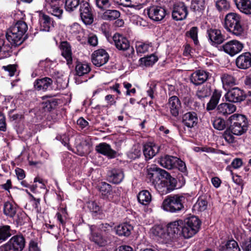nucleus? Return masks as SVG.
<instances>
[{
	"mask_svg": "<svg viewBox=\"0 0 251 251\" xmlns=\"http://www.w3.org/2000/svg\"><path fill=\"white\" fill-rule=\"evenodd\" d=\"M160 170H163L157 167L156 165L152 164L148 167V176L152 181L155 189L161 195L169 193L168 184L165 176H162L160 173L155 175V173H160Z\"/></svg>",
	"mask_w": 251,
	"mask_h": 251,
	"instance_id": "f257e3e1",
	"label": "nucleus"
},
{
	"mask_svg": "<svg viewBox=\"0 0 251 251\" xmlns=\"http://www.w3.org/2000/svg\"><path fill=\"white\" fill-rule=\"evenodd\" d=\"M224 26L226 30L236 36L244 35V28L241 23V18L236 13L230 12L226 15Z\"/></svg>",
	"mask_w": 251,
	"mask_h": 251,
	"instance_id": "f03ea898",
	"label": "nucleus"
},
{
	"mask_svg": "<svg viewBox=\"0 0 251 251\" xmlns=\"http://www.w3.org/2000/svg\"><path fill=\"white\" fill-rule=\"evenodd\" d=\"M185 201L186 197L184 195L168 196L163 201L161 208L167 212L177 213L184 208L183 203Z\"/></svg>",
	"mask_w": 251,
	"mask_h": 251,
	"instance_id": "7ed1b4c3",
	"label": "nucleus"
},
{
	"mask_svg": "<svg viewBox=\"0 0 251 251\" xmlns=\"http://www.w3.org/2000/svg\"><path fill=\"white\" fill-rule=\"evenodd\" d=\"M201 222L195 216L188 217L183 221L181 234L185 238H190L195 235L199 230Z\"/></svg>",
	"mask_w": 251,
	"mask_h": 251,
	"instance_id": "20e7f679",
	"label": "nucleus"
},
{
	"mask_svg": "<svg viewBox=\"0 0 251 251\" xmlns=\"http://www.w3.org/2000/svg\"><path fill=\"white\" fill-rule=\"evenodd\" d=\"M231 125L230 130L233 134L241 135L246 132L248 123L246 118L242 115L235 114L229 118Z\"/></svg>",
	"mask_w": 251,
	"mask_h": 251,
	"instance_id": "39448f33",
	"label": "nucleus"
},
{
	"mask_svg": "<svg viewBox=\"0 0 251 251\" xmlns=\"http://www.w3.org/2000/svg\"><path fill=\"white\" fill-rule=\"evenodd\" d=\"M80 16L82 21L86 25L92 24L94 21L92 10L87 1L80 4L79 8Z\"/></svg>",
	"mask_w": 251,
	"mask_h": 251,
	"instance_id": "423d86ee",
	"label": "nucleus"
},
{
	"mask_svg": "<svg viewBox=\"0 0 251 251\" xmlns=\"http://www.w3.org/2000/svg\"><path fill=\"white\" fill-rule=\"evenodd\" d=\"M147 11L149 17L154 21H161L166 15L165 8L160 6H151L147 8Z\"/></svg>",
	"mask_w": 251,
	"mask_h": 251,
	"instance_id": "0eeeda50",
	"label": "nucleus"
},
{
	"mask_svg": "<svg viewBox=\"0 0 251 251\" xmlns=\"http://www.w3.org/2000/svg\"><path fill=\"white\" fill-rule=\"evenodd\" d=\"M243 47L244 45L236 40L228 41L222 46L224 51L231 56L240 52L243 50Z\"/></svg>",
	"mask_w": 251,
	"mask_h": 251,
	"instance_id": "6e6552de",
	"label": "nucleus"
},
{
	"mask_svg": "<svg viewBox=\"0 0 251 251\" xmlns=\"http://www.w3.org/2000/svg\"><path fill=\"white\" fill-rule=\"evenodd\" d=\"M91 60L93 64L100 67L107 63L109 60V55L105 50L99 49L95 50L92 54Z\"/></svg>",
	"mask_w": 251,
	"mask_h": 251,
	"instance_id": "1a4fd4ad",
	"label": "nucleus"
},
{
	"mask_svg": "<svg viewBox=\"0 0 251 251\" xmlns=\"http://www.w3.org/2000/svg\"><path fill=\"white\" fill-rule=\"evenodd\" d=\"M188 12L187 6L183 2H177L174 4L172 10V18L176 21L185 19Z\"/></svg>",
	"mask_w": 251,
	"mask_h": 251,
	"instance_id": "9d476101",
	"label": "nucleus"
},
{
	"mask_svg": "<svg viewBox=\"0 0 251 251\" xmlns=\"http://www.w3.org/2000/svg\"><path fill=\"white\" fill-rule=\"evenodd\" d=\"M209 77V73L203 70H196L190 76L191 83L195 86L200 85L205 82Z\"/></svg>",
	"mask_w": 251,
	"mask_h": 251,
	"instance_id": "9b49d317",
	"label": "nucleus"
},
{
	"mask_svg": "<svg viewBox=\"0 0 251 251\" xmlns=\"http://www.w3.org/2000/svg\"><path fill=\"white\" fill-rule=\"evenodd\" d=\"M227 100L232 102H238L244 100L246 98L244 92L235 87L229 90L225 95Z\"/></svg>",
	"mask_w": 251,
	"mask_h": 251,
	"instance_id": "f8f14e48",
	"label": "nucleus"
},
{
	"mask_svg": "<svg viewBox=\"0 0 251 251\" xmlns=\"http://www.w3.org/2000/svg\"><path fill=\"white\" fill-rule=\"evenodd\" d=\"M167 105L171 115L175 117H177L181 108V103L178 97L175 96L170 97Z\"/></svg>",
	"mask_w": 251,
	"mask_h": 251,
	"instance_id": "ddd939ff",
	"label": "nucleus"
},
{
	"mask_svg": "<svg viewBox=\"0 0 251 251\" xmlns=\"http://www.w3.org/2000/svg\"><path fill=\"white\" fill-rule=\"evenodd\" d=\"M6 37L7 40L12 44L15 46L21 45L23 41V36L11 26L8 30Z\"/></svg>",
	"mask_w": 251,
	"mask_h": 251,
	"instance_id": "4468645a",
	"label": "nucleus"
},
{
	"mask_svg": "<svg viewBox=\"0 0 251 251\" xmlns=\"http://www.w3.org/2000/svg\"><path fill=\"white\" fill-rule=\"evenodd\" d=\"M236 65L241 69H247L251 67V53L246 52L241 54L236 59Z\"/></svg>",
	"mask_w": 251,
	"mask_h": 251,
	"instance_id": "2eb2a0df",
	"label": "nucleus"
},
{
	"mask_svg": "<svg viewBox=\"0 0 251 251\" xmlns=\"http://www.w3.org/2000/svg\"><path fill=\"white\" fill-rule=\"evenodd\" d=\"M182 124L188 128H191L196 126L198 123L197 114L193 111L187 112L182 115Z\"/></svg>",
	"mask_w": 251,
	"mask_h": 251,
	"instance_id": "dca6fc26",
	"label": "nucleus"
},
{
	"mask_svg": "<svg viewBox=\"0 0 251 251\" xmlns=\"http://www.w3.org/2000/svg\"><path fill=\"white\" fill-rule=\"evenodd\" d=\"M96 226H92L90 227L91 235L90 239L100 246H105L110 243L109 238L103 237L96 231Z\"/></svg>",
	"mask_w": 251,
	"mask_h": 251,
	"instance_id": "f3484780",
	"label": "nucleus"
},
{
	"mask_svg": "<svg viewBox=\"0 0 251 251\" xmlns=\"http://www.w3.org/2000/svg\"><path fill=\"white\" fill-rule=\"evenodd\" d=\"M160 147L153 142H148L144 146L143 153L146 159L153 157L159 151Z\"/></svg>",
	"mask_w": 251,
	"mask_h": 251,
	"instance_id": "a211bd4d",
	"label": "nucleus"
},
{
	"mask_svg": "<svg viewBox=\"0 0 251 251\" xmlns=\"http://www.w3.org/2000/svg\"><path fill=\"white\" fill-rule=\"evenodd\" d=\"M53 80L48 77L37 79L34 82V88L37 91H47L51 87Z\"/></svg>",
	"mask_w": 251,
	"mask_h": 251,
	"instance_id": "6ab92c4d",
	"label": "nucleus"
},
{
	"mask_svg": "<svg viewBox=\"0 0 251 251\" xmlns=\"http://www.w3.org/2000/svg\"><path fill=\"white\" fill-rule=\"evenodd\" d=\"M112 39L115 47L119 50H126L129 48V41L122 35L116 33L113 35Z\"/></svg>",
	"mask_w": 251,
	"mask_h": 251,
	"instance_id": "aec40b11",
	"label": "nucleus"
},
{
	"mask_svg": "<svg viewBox=\"0 0 251 251\" xmlns=\"http://www.w3.org/2000/svg\"><path fill=\"white\" fill-rule=\"evenodd\" d=\"M57 3V1H52V0H46L45 6L49 13L58 19H61L63 11L59 7Z\"/></svg>",
	"mask_w": 251,
	"mask_h": 251,
	"instance_id": "412c9836",
	"label": "nucleus"
},
{
	"mask_svg": "<svg viewBox=\"0 0 251 251\" xmlns=\"http://www.w3.org/2000/svg\"><path fill=\"white\" fill-rule=\"evenodd\" d=\"M7 242L15 251H22L25 246V239L21 235L14 236Z\"/></svg>",
	"mask_w": 251,
	"mask_h": 251,
	"instance_id": "4be33fe9",
	"label": "nucleus"
},
{
	"mask_svg": "<svg viewBox=\"0 0 251 251\" xmlns=\"http://www.w3.org/2000/svg\"><path fill=\"white\" fill-rule=\"evenodd\" d=\"M96 150L99 153L110 158L115 157L116 155V151L112 150L110 146L105 143H100L97 146Z\"/></svg>",
	"mask_w": 251,
	"mask_h": 251,
	"instance_id": "5701e85b",
	"label": "nucleus"
},
{
	"mask_svg": "<svg viewBox=\"0 0 251 251\" xmlns=\"http://www.w3.org/2000/svg\"><path fill=\"white\" fill-rule=\"evenodd\" d=\"M125 177L124 171L122 169H113L109 174V180L114 184H119L124 179Z\"/></svg>",
	"mask_w": 251,
	"mask_h": 251,
	"instance_id": "b1692460",
	"label": "nucleus"
},
{
	"mask_svg": "<svg viewBox=\"0 0 251 251\" xmlns=\"http://www.w3.org/2000/svg\"><path fill=\"white\" fill-rule=\"evenodd\" d=\"M207 33L209 39L214 44H220L225 40L221 30L219 29L211 28L207 30Z\"/></svg>",
	"mask_w": 251,
	"mask_h": 251,
	"instance_id": "393cba45",
	"label": "nucleus"
},
{
	"mask_svg": "<svg viewBox=\"0 0 251 251\" xmlns=\"http://www.w3.org/2000/svg\"><path fill=\"white\" fill-rule=\"evenodd\" d=\"M62 55L66 59L67 64L71 65L73 63L72 52L71 46L67 42H62L60 45Z\"/></svg>",
	"mask_w": 251,
	"mask_h": 251,
	"instance_id": "a878e982",
	"label": "nucleus"
},
{
	"mask_svg": "<svg viewBox=\"0 0 251 251\" xmlns=\"http://www.w3.org/2000/svg\"><path fill=\"white\" fill-rule=\"evenodd\" d=\"M177 160V157L167 155L161 157L159 159V163L162 167L171 169L176 166Z\"/></svg>",
	"mask_w": 251,
	"mask_h": 251,
	"instance_id": "bb28decb",
	"label": "nucleus"
},
{
	"mask_svg": "<svg viewBox=\"0 0 251 251\" xmlns=\"http://www.w3.org/2000/svg\"><path fill=\"white\" fill-rule=\"evenodd\" d=\"M41 30L44 31H49L54 27V23L49 16L43 15L40 19Z\"/></svg>",
	"mask_w": 251,
	"mask_h": 251,
	"instance_id": "cd10ccee",
	"label": "nucleus"
},
{
	"mask_svg": "<svg viewBox=\"0 0 251 251\" xmlns=\"http://www.w3.org/2000/svg\"><path fill=\"white\" fill-rule=\"evenodd\" d=\"M159 172L160 173H155L154 175L156 176L160 173L162 176L165 177L167 180V184H168L169 193L176 188V180L175 178L172 177L171 175L164 170H160Z\"/></svg>",
	"mask_w": 251,
	"mask_h": 251,
	"instance_id": "c85d7f7f",
	"label": "nucleus"
},
{
	"mask_svg": "<svg viewBox=\"0 0 251 251\" xmlns=\"http://www.w3.org/2000/svg\"><path fill=\"white\" fill-rule=\"evenodd\" d=\"M236 109L235 105L230 103H222L217 108L218 112L225 116L233 113L236 111Z\"/></svg>",
	"mask_w": 251,
	"mask_h": 251,
	"instance_id": "c756f323",
	"label": "nucleus"
},
{
	"mask_svg": "<svg viewBox=\"0 0 251 251\" xmlns=\"http://www.w3.org/2000/svg\"><path fill=\"white\" fill-rule=\"evenodd\" d=\"M237 8L246 14H251V2L250 0H234Z\"/></svg>",
	"mask_w": 251,
	"mask_h": 251,
	"instance_id": "7c9ffc66",
	"label": "nucleus"
},
{
	"mask_svg": "<svg viewBox=\"0 0 251 251\" xmlns=\"http://www.w3.org/2000/svg\"><path fill=\"white\" fill-rule=\"evenodd\" d=\"M183 221L181 220H176L168 224L167 227L168 233L169 234H177L182 229Z\"/></svg>",
	"mask_w": 251,
	"mask_h": 251,
	"instance_id": "2f4dec72",
	"label": "nucleus"
},
{
	"mask_svg": "<svg viewBox=\"0 0 251 251\" xmlns=\"http://www.w3.org/2000/svg\"><path fill=\"white\" fill-rule=\"evenodd\" d=\"M17 206L16 204L9 201L6 202L3 206L4 214L10 218H13L16 213Z\"/></svg>",
	"mask_w": 251,
	"mask_h": 251,
	"instance_id": "473e14b6",
	"label": "nucleus"
},
{
	"mask_svg": "<svg viewBox=\"0 0 251 251\" xmlns=\"http://www.w3.org/2000/svg\"><path fill=\"white\" fill-rule=\"evenodd\" d=\"M133 226L127 223H123L117 226L116 232L120 236H127L130 234Z\"/></svg>",
	"mask_w": 251,
	"mask_h": 251,
	"instance_id": "72a5a7b5",
	"label": "nucleus"
},
{
	"mask_svg": "<svg viewBox=\"0 0 251 251\" xmlns=\"http://www.w3.org/2000/svg\"><path fill=\"white\" fill-rule=\"evenodd\" d=\"M11 47L8 44H5L3 38L0 37V59L10 56Z\"/></svg>",
	"mask_w": 251,
	"mask_h": 251,
	"instance_id": "f704fd0d",
	"label": "nucleus"
},
{
	"mask_svg": "<svg viewBox=\"0 0 251 251\" xmlns=\"http://www.w3.org/2000/svg\"><path fill=\"white\" fill-rule=\"evenodd\" d=\"M135 48L137 54L141 55L152 50V47L151 43L137 41L135 43Z\"/></svg>",
	"mask_w": 251,
	"mask_h": 251,
	"instance_id": "c9c22d12",
	"label": "nucleus"
},
{
	"mask_svg": "<svg viewBox=\"0 0 251 251\" xmlns=\"http://www.w3.org/2000/svg\"><path fill=\"white\" fill-rule=\"evenodd\" d=\"M150 235L152 237L164 238L166 236L165 229L161 226H154L150 229Z\"/></svg>",
	"mask_w": 251,
	"mask_h": 251,
	"instance_id": "e433bc0d",
	"label": "nucleus"
},
{
	"mask_svg": "<svg viewBox=\"0 0 251 251\" xmlns=\"http://www.w3.org/2000/svg\"><path fill=\"white\" fill-rule=\"evenodd\" d=\"M99 190L101 195L109 200H112L113 197L111 196V186L107 183L102 182L99 186Z\"/></svg>",
	"mask_w": 251,
	"mask_h": 251,
	"instance_id": "4c0bfd02",
	"label": "nucleus"
},
{
	"mask_svg": "<svg viewBox=\"0 0 251 251\" xmlns=\"http://www.w3.org/2000/svg\"><path fill=\"white\" fill-rule=\"evenodd\" d=\"M139 202L145 205L149 204L151 201V196L148 190H143L140 192L137 196Z\"/></svg>",
	"mask_w": 251,
	"mask_h": 251,
	"instance_id": "58836bf2",
	"label": "nucleus"
},
{
	"mask_svg": "<svg viewBox=\"0 0 251 251\" xmlns=\"http://www.w3.org/2000/svg\"><path fill=\"white\" fill-rule=\"evenodd\" d=\"M12 230L8 225L0 226V243L7 240L12 234Z\"/></svg>",
	"mask_w": 251,
	"mask_h": 251,
	"instance_id": "ea45409f",
	"label": "nucleus"
},
{
	"mask_svg": "<svg viewBox=\"0 0 251 251\" xmlns=\"http://www.w3.org/2000/svg\"><path fill=\"white\" fill-rule=\"evenodd\" d=\"M120 13L116 10L107 9L101 15V18L104 20L112 21L118 18Z\"/></svg>",
	"mask_w": 251,
	"mask_h": 251,
	"instance_id": "a19ab883",
	"label": "nucleus"
},
{
	"mask_svg": "<svg viewBox=\"0 0 251 251\" xmlns=\"http://www.w3.org/2000/svg\"><path fill=\"white\" fill-rule=\"evenodd\" d=\"M91 70L88 64L78 62L75 66L76 74L78 76H82L87 74Z\"/></svg>",
	"mask_w": 251,
	"mask_h": 251,
	"instance_id": "79ce46f5",
	"label": "nucleus"
},
{
	"mask_svg": "<svg viewBox=\"0 0 251 251\" xmlns=\"http://www.w3.org/2000/svg\"><path fill=\"white\" fill-rule=\"evenodd\" d=\"M223 251H240V249L234 240H228L222 247Z\"/></svg>",
	"mask_w": 251,
	"mask_h": 251,
	"instance_id": "37998d69",
	"label": "nucleus"
},
{
	"mask_svg": "<svg viewBox=\"0 0 251 251\" xmlns=\"http://www.w3.org/2000/svg\"><path fill=\"white\" fill-rule=\"evenodd\" d=\"M221 80L224 87L232 86L236 84L235 78L230 74H223L221 76Z\"/></svg>",
	"mask_w": 251,
	"mask_h": 251,
	"instance_id": "c03bdc74",
	"label": "nucleus"
},
{
	"mask_svg": "<svg viewBox=\"0 0 251 251\" xmlns=\"http://www.w3.org/2000/svg\"><path fill=\"white\" fill-rule=\"evenodd\" d=\"M80 4L78 0H66L65 8L67 11L71 12L75 10Z\"/></svg>",
	"mask_w": 251,
	"mask_h": 251,
	"instance_id": "a18cd8bd",
	"label": "nucleus"
},
{
	"mask_svg": "<svg viewBox=\"0 0 251 251\" xmlns=\"http://www.w3.org/2000/svg\"><path fill=\"white\" fill-rule=\"evenodd\" d=\"M158 60L157 56L154 54L142 57L140 59V62L141 65L145 66H150L153 65Z\"/></svg>",
	"mask_w": 251,
	"mask_h": 251,
	"instance_id": "49530a36",
	"label": "nucleus"
},
{
	"mask_svg": "<svg viewBox=\"0 0 251 251\" xmlns=\"http://www.w3.org/2000/svg\"><path fill=\"white\" fill-rule=\"evenodd\" d=\"M211 93V90L210 86H203L199 89L196 93V96L199 99H202L209 97Z\"/></svg>",
	"mask_w": 251,
	"mask_h": 251,
	"instance_id": "de8ad7c7",
	"label": "nucleus"
},
{
	"mask_svg": "<svg viewBox=\"0 0 251 251\" xmlns=\"http://www.w3.org/2000/svg\"><path fill=\"white\" fill-rule=\"evenodd\" d=\"M205 6V0H192V1L191 8L195 11H202Z\"/></svg>",
	"mask_w": 251,
	"mask_h": 251,
	"instance_id": "09e8293b",
	"label": "nucleus"
},
{
	"mask_svg": "<svg viewBox=\"0 0 251 251\" xmlns=\"http://www.w3.org/2000/svg\"><path fill=\"white\" fill-rule=\"evenodd\" d=\"M12 26L23 36L26 32L28 28L26 24L22 21H18Z\"/></svg>",
	"mask_w": 251,
	"mask_h": 251,
	"instance_id": "8fccbe9b",
	"label": "nucleus"
},
{
	"mask_svg": "<svg viewBox=\"0 0 251 251\" xmlns=\"http://www.w3.org/2000/svg\"><path fill=\"white\" fill-rule=\"evenodd\" d=\"M216 7L219 11H227L230 8L229 2L227 0H214Z\"/></svg>",
	"mask_w": 251,
	"mask_h": 251,
	"instance_id": "3c124183",
	"label": "nucleus"
},
{
	"mask_svg": "<svg viewBox=\"0 0 251 251\" xmlns=\"http://www.w3.org/2000/svg\"><path fill=\"white\" fill-rule=\"evenodd\" d=\"M213 127L219 130H224L226 128L225 121L220 118H216L212 121Z\"/></svg>",
	"mask_w": 251,
	"mask_h": 251,
	"instance_id": "603ef678",
	"label": "nucleus"
},
{
	"mask_svg": "<svg viewBox=\"0 0 251 251\" xmlns=\"http://www.w3.org/2000/svg\"><path fill=\"white\" fill-rule=\"evenodd\" d=\"M96 6L100 10H105L109 8L111 5L110 0H95Z\"/></svg>",
	"mask_w": 251,
	"mask_h": 251,
	"instance_id": "864d4df0",
	"label": "nucleus"
},
{
	"mask_svg": "<svg viewBox=\"0 0 251 251\" xmlns=\"http://www.w3.org/2000/svg\"><path fill=\"white\" fill-rule=\"evenodd\" d=\"M198 29L197 27H192L187 32V34L193 40L194 44L197 45L199 44L198 38Z\"/></svg>",
	"mask_w": 251,
	"mask_h": 251,
	"instance_id": "5fc2aeb1",
	"label": "nucleus"
},
{
	"mask_svg": "<svg viewBox=\"0 0 251 251\" xmlns=\"http://www.w3.org/2000/svg\"><path fill=\"white\" fill-rule=\"evenodd\" d=\"M123 86L124 88L126 90V96H132L136 93V90L135 88H132V84L131 83L125 81L123 82Z\"/></svg>",
	"mask_w": 251,
	"mask_h": 251,
	"instance_id": "6e6d98bb",
	"label": "nucleus"
},
{
	"mask_svg": "<svg viewBox=\"0 0 251 251\" xmlns=\"http://www.w3.org/2000/svg\"><path fill=\"white\" fill-rule=\"evenodd\" d=\"M207 201L203 200H199L194 207L200 211H203L207 208Z\"/></svg>",
	"mask_w": 251,
	"mask_h": 251,
	"instance_id": "4d7b16f0",
	"label": "nucleus"
},
{
	"mask_svg": "<svg viewBox=\"0 0 251 251\" xmlns=\"http://www.w3.org/2000/svg\"><path fill=\"white\" fill-rule=\"evenodd\" d=\"M141 155V151L139 149H132L127 154L128 158L135 159L139 157Z\"/></svg>",
	"mask_w": 251,
	"mask_h": 251,
	"instance_id": "13d9d810",
	"label": "nucleus"
},
{
	"mask_svg": "<svg viewBox=\"0 0 251 251\" xmlns=\"http://www.w3.org/2000/svg\"><path fill=\"white\" fill-rule=\"evenodd\" d=\"M175 167H177L178 170L181 172L183 173L184 174H187V168L185 162L182 161L178 158V160H177V162H176V165Z\"/></svg>",
	"mask_w": 251,
	"mask_h": 251,
	"instance_id": "bf43d9fd",
	"label": "nucleus"
},
{
	"mask_svg": "<svg viewBox=\"0 0 251 251\" xmlns=\"http://www.w3.org/2000/svg\"><path fill=\"white\" fill-rule=\"evenodd\" d=\"M56 101L54 100H47L43 103V107L50 111L56 105Z\"/></svg>",
	"mask_w": 251,
	"mask_h": 251,
	"instance_id": "052dcab7",
	"label": "nucleus"
},
{
	"mask_svg": "<svg viewBox=\"0 0 251 251\" xmlns=\"http://www.w3.org/2000/svg\"><path fill=\"white\" fill-rule=\"evenodd\" d=\"M2 68L6 71L9 72V75L10 76L14 75L15 72L16 70V65H9L7 66H3Z\"/></svg>",
	"mask_w": 251,
	"mask_h": 251,
	"instance_id": "680f3d73",
	"label": "nucleus"
},
{
	"mask_svg": "<svg viewBox=\"0 0 251 251\" xmlns=\"http://www.w3.org/2000/svg\"><path fill=\"white\" fill-rule=\"evenodd\" d=\"M6 130L5 117L3 114L0 112V130L5 131Z\"/></svg>",
	"mask_w": 251,
	"mask_h": 251,
	"instance_id": "e2e57ef3",
	"label": "nucleus"
},
{
	"mask_svg": "<svg viewBox=\"0 0 251 251\" xmlns=\"http://www.w3.org/2000/svg\"><path fill=\"white\" fill-rule=\"evenodd\" d=\"M26 218V215L24 213H18L15 220L17 224L22 225L25 222V219Z\"/></svg>",
	"mask_w": 251,
	"mask_h": 251,
	"instance_id": "0e129e2a",
	"label": "nucleus"
},
{
	"mask_svg": "<svg viewBox=\"0 0 251 251\" xmlns=\"http://www.w3.org/2000/svg\"><path fill=\"white\" fill-rule=\"evenodd\" d=\"M156 91V86L152 85L149 87L148 89L147 90L148 96L151 98V99H153L155 98L154 93Z\"/></svg>",
	"mask_w": 251,
	"mask_h": 251,
	"instance_id": "69168bd1",
	"label": "nucleus"
},
{
	"mask_svg": "<svg viewBox=\"0 0 251 251\" xmlns=\"http://www.w3.org/2000/svg\"><path fill=\"white\" fill-rule=\"evenodd\" d=\"M98 228L101 232L109 231L112 230V227L108 224H101L98 226Z\"/></svg>",
	"mask_w": 251,
	"mask_h": 251,
	"instance_id": "338daca9",
	"label": "nucleus"
},
{
	"mask_svg": "<svg viewBox=\"0 0 251 251\" xmlns=\"http://www.w3.org/2000/svg\"><path fill=\"white\" fill-rule=\"evenodd\" d=\"M28 251H41V250L36 242L31 241L29 245Z\"/></svg>",
	"mask_w": 251,
	"mask_h": 251,
	"instance_id": "774afa93",
	"label": "nucleus"
}]
</instances>
